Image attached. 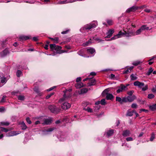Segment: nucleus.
<instances>
[{
	"label": "nucleus",
	"instance_id": "nucleus-40",
	"mask_svg": "<svg viewBox=\"0 0 156 156\" xmlns=\"http://www.w3.org/2000/svg\"><path fill=\"white\" fill-rule=\"evenodd\" d=\"M107 22L108 24L109 25H112L113 23L112 21V20H107Z\"/></svg>",
	"mask_w": 156,
	"mask_h": 156
},
{
	"label": "nucleus",
	"instance_id": "nucleus-32",
	"mask_svg": "<svg viewBox=\"0 0 156 156\" xmlns=\"http://www.w3.org/2000/svg\"><path fill=\"white\" fill-rule=\"evenodd\" d=\"M0 124L2 125L8 126L10 124V123L8 122H2Z\"/></svg>",
	"mask_w": 156,
	"mask_h": 156
},
{
	"label": "nucleus",
	"instance_id": "nucleus-6",
	"mask_svg": "<svg viewBox=\"0 0 156 156\" xmlns=\"http://www.w3.org/2000/svg\"><path fill=\"white\" fill-rule=\"evenodd\" d=\"M71 106V104L66 102H63L61 105L62 109L65 110L70 108Z\"/></svg>",
	"mask_w": 156,
	"mask_h": 156
},
{
	"label": "nucleus",
	"instance_id": "nucleus-38",
	"mask_svg": "<svg viewBox=\"0 0 156 156\" xmlns=\"http://www.w3.org/2000/svg\"><path fill=\"white\" fill-rule=\"evenodd\" d=\"M140 28L139 29L137 30L135 33V35H138L140 34L142 32Z\"/></svg>",
	"mask_w": 156,
	"mask_h": 156
},
{
	"label": "nucleus",
	"instance_id": "nucleus-60",
	"mask_svg": "<svg viewBox=\"0 0 156 156\" xmlns=\"http://www.w3.org/2000/svg\"><path fill=\"white\" fill-rule=\"evenodd\" d=\"M95 41H97L98 42H100L102 41V40L99 38H97L95 39Z\"/></svg>",
	"mask_w": 156,
	"mask_h": 156
},
{
	"label": "nucleus",
	"instance_id": "nucleus-16",
	"mask_svg": "<svg viewBox=\"0 0 156 156\" xmlns=\"http://www.w3.org/2000/svg\"><path fill=\"white\" fill-rule=\"evenodd\" d=\"M96 83L95 80L94 79H90L89 82L87 83L88 86H90L94 85Z\"/></svg>",
	"mask_w": 156,
	"mask_h": 156
},
{
	"label": "nucleus",
	"instance_id": "nucleus-7",
	"mask_svg": "<svg viewBox=\"0 0 156 156\" xmlns=\"http://www.w3.org/2000/svg\"><path fill=\"white\" fill-rule=\"evenodd\" d=\"M126 33V31H125V32H122L120 31L119 32V33L117 35L114 36L113 37H112L111 39L108 40L111 41L119 38L121 37V35H125V36Z\"/></svg>",
	"mask_w": 156,
	"mask_h": 156
},
{
	"label": "nucleus",
	"instance_id": "nucleus-27",
	"mask_svg": "<svg viewBox=\"0 0 156 156\" xmlns=\"http://www.w3.org/2000/svg\"><path fill=\"white\" fill-rule=\"evenodd\" d=\"M87 51L88 53L91 54H93L95 52V50L92 48H88L87 49Z\"/></svg>",
	"mask_w": 156,
	"mask_h": 156
},
{
	"label": "nucleus",
	"instance_id": "nucleus-2",
	"mask_svg": "<svg viewBox=\"0 0 156 156\" xmlns=\"http://www.w3.org/2000/svg\"><path fill=\"white\" fill-rule=\"evenodd\" d=\"M71 96V94L69 92H64L63 97L59 100V103H62L68 100Z\"/></svg>",
	"mask_w": 156,
	"mask_h": 156
},
{
	"label": "nucleus",
	"instance_id": "nucleus-47",
	"mask_svg": "<svg viewBox=\"0 0 156 156\" xmlns=\"http://www.w3.org/2000/svg\"><path fill=\"white\" fill-rule=\"evenodd\" d=\"M126 140L127 141H133V139L131 137H128L126 138Z\"/></svg>",
	"mask_w": 156,
	"mask_h": 156
},
{
	"label": "nucleus",
	"instance_id": "nucleus-63",
	"mask_svg": "<svg viewBox=\"0 0 156 156\" xmlns=\"http://www.w3.org/2000/svg\"><path fill=\"white\" fill-rule=\"evenodd\" d=\"M19 92L18 91H13L11 92L12 94V95H14L16 94L17 93Z\"/></svg>",
	"mask_w": 156,
	"mask_h": 156
},
{
	"label": "nucleus",
	"instance_id": "nucleus-19",
	"mask_svg": "<svg viewBox=\"0 0 156 156\" xmlns=\"http://www.w3.org/2000/svg\"><path fill=\"white\" fill-rule=\"evenodd\" d=\"M140 28L142 31L145 30H150L152 29V28H151L150 29H149V27H147V25H143L140 27Z\"/></svg>",
	"mask_w": 156,
	"mask_h": 156
},
{
	"label": "nucleus",
	"instance_id": "nucleus-55",
	"mask_svg": "<svg viewBox=\"0 0 156 156\" xmlns=\"http://www.w3.org/2000/svg\"><path fill=\"white\" fill-rule=\"evenodd\" d=\"M67 51L66 50H60L59 51V52H57V53L61 54L63 53L67 52Z\"/></svg>",
	"mask_w": 156,
	"mask_h": 156
},
{
	"label": "nucleus",
	"instance_id": "nucleus-26",
	"mask_svg": "<svg viewBox=\"0 0 156 156\" xmlns=\"http://www.w3.org/2000/svg\"><path fill=\"white\" fill-rule=\"evenodd\" d=\"M88 91V89L87 88H83L80 90V93L83 94L87 93Z\"/></svg>",
	"mask_w": 156,
	"mask_h": 156
},
{
	"label": "nucleus",
	"instance_id": "nucleus-24",
	"mask_svg": "<svg viewBox=\"0 0 156 156\" xmlns=\"http://www.w3.org/2000/svg\"><path fill=\"white\" fill-rule=\"evenodd\" d=\"M128 101L131 102L133 101L135 98L136 97L135 96H128L127 97Z\"/></svg>",
	"mask_w": 156,
	"mask_h": 156
},
{
	"label": "nucleus",
	"instance_id": "nucleus-58",
	"mask_svg": "<svg viewBox=\"0 0 156 156\" xmlns=\"http://www.w3.org/2000/svg\"><path fill=\"white\" fill-rule=\"evenodd\" d=\"M6 97V96H3L1 101V102H5L4 99Z\"/></svg>",
	"mask_w": 156,
	"mask_h": 156
},
{
	"label": "nucleus",
	"instance_id": "nucleus-34",
	"mask_svg": "<svg viewBox=\"0 0 156 156\" xmlns=\"http://www.w3.org/2000/svg\"><path fill=\"white\" fill-rule=\"evenodd\" d=\"M133 112L132 111H130L129 110H128L127 112L126 115L127 116H132L133 115Z\"/></svg>",
	"mask_w": 156,
	"mask_h": 156
},
{
	"label": "nucleus",
	"instance_id": "nucleus-28",
	"mask_svg": "<svg viewBox=\"0 0 156 156\" xmlns=\"http://www.w3.org/2000/svg\"><path fill=\"white\" fill-rule=\"evenodd\" d=\"M21 124L22 129H26L27 128V126L23 122H22Z\"/></svg>",
	"mask_w": 156,
	"mask_h": 156
},
{
	"label": "nucleus",
	"instance_id": "nucleus-41",
	"mask_svg": "<svg viewBox=\"0 0 156 156\" xmlns=\"http://www.w3.org/2000/svg\"><path fill=\"white\" fill-rule=\"evenodd\" d=\"M1 130L2 132H7L9 131V129H8L5 128L3 127H1Z\"/></svg>",
	"mask_w": 156,
	"mask_h": 156
},
{
	"label": "nucleus",
	"instance_id": "nucleus-18",
	"mask_svg": "<svg viewBox=\"0 0 156 156\" xmlns=\"http://www.w3.org/2000/svg\"><path fill=\"white\" fill-rule=\"evenodd\" d=\"M9 53V51L8 49H6L3 50L0 53L2 57H4L7 55Z\"/></svg>",
	"mask_w": 156,
	"mask_h": 156
},
{
	"label": "nucleus",
	"instance_id": "nucleus-44",
	"mask_svg": "<svg viewBox=\"0 0 156 156\" xmlns=\"http://www.w3.org/2000/svg\"><path fill=\"white\" fill-rule=\"evenodd\" d=\"M78 53L79 55H80V56H83V51L82 50H80V51H78Z\"/></svg>",
	"mask_w": 156,
	"mask_h": 156
},
{
	"label": "nucleus",
	"instance_id": "nucleus-9",
	"mask_svg": "<svg viewBox=\"0 0 156 156\" xmlns=\"http://www.w3.org/2000/svg\"><path fill=\"white\" fill-rule=\"evenodd\" d=\"M49 109L51 112L54 113H57L59 112V110L57 109L56 107L54 105L49 106Z\"/></svg>",
	"mask_w": 156,
	"mask_h": 156
},
{
	"label": "nucleus",
	"instance_id": "nucleus-30",
	"mask_svg": "<svg viewBox=\"0 0 156 156\" xmlns=\"http://www.w3.org/2000/svg\"><path fill=\"white\" fill-rule=\"evenodd\" d=\"M153 69L151 67L148 70V71L147 73V75L149 76L153 72Z\"/></svg>",
	"mask_w": 156,
	"mask_h": 156
},
{
	"label": "nucleus",
	"instance_id": "nucleus-61",
	"mask_svg": "<svg viewBox=\"0 0 156 156\" xmlns=\"http://www.w3.org/2000/svg\"><path fill=\"white\" fill-rule=\"evenodd\" d=\"M81 78L80 77H77L76 79V82H78L79 81H81Z\"/></svg>",
	"mask_w": 156,
	"mask_h": 156
},
{
	"label": "nucleus",
	"instance_id": "nucleus-4",
	"mask_svg": "<svg viewBox=\"0 0 156 156\" xmlns=\"http://www.w3.org/2000/svg\"><path fill=\"white\" fill-rule=\"evenodd\" d=\"M50 46L51 50L52 51H56V53H57V52H59V51L61 48V47L56 45L55 44H50Z\"/></svg>",
	"mask_w": 156,
	"mask_h": 156
},
{
	"label": "nucleus",
	"instance_id": "nucleus-21",
	"mask_svg": "<svg viewBox=\"0 0 156 156\" xmlns=\"http://www.w3.org/2000/svg\"><path fill=\"white\" fill-rule=\"evenodd\" d=\"M84 86V85L82 82L77 83L75 85V86L76 88H80Z\"/></svg>",
	"mask_w": 156,
	"mask_h": 156
},
{
	"label": "nucleus",
	"instance_id": "nucleus-13",
	"mask_svg": "<svg viewBox=\"0 0 156 156\" xmlns=\"http://www.w3.org/2000/svg\"><path fill=\"white\" fill-rule=\"evenodd\" d=\"M114 32V29H111L109 30L106 33L107 36L105 37L108 38L111 37Z\"/></svg>",
	"mask_w": 156,
	"mask_h": 156
},
{
	"label": "nucleus",
	"instance_id": "nucleus-56",
	"mask_svg": "<svg viewBox=\"0 0 156 156\" xmlns=\"http://www.w3.org/2000/svg\"><path fill=\"white\" fill-rule=\"evenodd\" d=\"M69 31V29L67 30L66 31H64L61 32V34H65L67 33Z\"/></svg>",
	"mask_w": 156,
	"mask_h": 156
},
{
	"label": "nucleus",
	"instance_id": "nucleus-8",
	"mask_svg": "<svg viewBox=\"0 0 156 156\" xmlns=\"http://www.w3.org/2000/svg\"><path fill=\"white\" fill-rule=\"evenodd\" d=\"M55 128H51L47 130H43L42 132L41 135L42 136L46 135L49 134V132H51L55 129Z\"/></svg>",
	"mask_w": 156,
	"mask_h": 156
},
{
	"label": "nucleus",
	"instance_id": "nucleus-33",
	"mask_svg": "<svg viewBox=\"0 0 156 156\" xmlns=\"http://www.w3.org/2000/svg\"><path fill=\"white\" fill-rule=\"evenodd\" d=\"M116 101H118L120 102V103H122V99L121 98L117 96L116 97Z\"/></svg>",
	"mask_w": 156,
	"mask_h": 156
},
{
	"label": "nucleus",
	"instance_id": "nucleus-15",
	"mask_svg": "<svg viewBox=\"0 0 156 156\" xmlns=\"http://www.w3.org/2000/svg\"><path fill=\"white\" fill-rule=\"evenodd\" d=\"M130 134V132L129 130H125L122 132V135L124 137L129 136Z\"/></svg>",
	"mask_w": 156,
	"mask_h": 156
},
{
	"label": "nucleus",
	"instance_id": "nucleus-23",
	"mask_svg": "<svg viewBox=\"0 0 156 156\" xmlns=\"http://www.w3.org/2000/svg\"><path fill=\"white\" fill-rule=\"evenodd\" d=\"M1 76L0 75V78L1 79V83L4 84L6 83V80L5 77L3 78V75L2 73L1 74Z\"/></svg>",
	"mask_w": 156,
	"mask_h": 156
},
{
	"label": "nucleus",
	"instance_id": "nucleus-35",
	"mask_svg": "<svg viewBox=\"0 0 156 156\" xmlns=\"http://www.w3.org/2000/svg\"><path fill=\"white\" fill-rule=\"evenodd\" d=\"M18 99L20 101H23L24 100V96L23 95H19L18 96Z\"/></svg>",
	"mask_w": 156,
	"mask_h": 156
},
{
	"label": "nucleus",
	"instance_id": "nucleus-14",
	"mask_svg": "<svg viewBox=\"0 0 156 156\" xmlns=\"http://www.w3.org/2000/svg\"><path fill=\"white\" fill-rule=\"evenodd\" d=\"M20 133V132L13 131L9 132L7 134V136H13L16 135Z\"/></svg>",
	"mask_w": 156,
	"mask_h": 156
},
{
	"label": "nucleus",
	"instance_id": "nucleus-1",
	"mask_svg": "<svg viewBox=\"0 0 156 156\" xmlns=\"http://www.w3.org/2000/svg\"><path fill=\"white\" fill-rule=\"evenodd\" d=\"M98 25L97 23L96 22L94 23H91L90 24H87L84 26V27L81 28L80 29V31L83 32V30H90L93 28H95Z\"/></svg>",
	"mask_w": 156,
	"mask_h": 156
},
{
	"label": "nucleus",
	"instance_id": "nucleus-51",
	"mask_svg": "<svg viewBox=\"0 0 156 156\" xmlns=\"http://www.w3.org/2000/svg\"><path fill=\"white\" fill-rule=\"evenodd\" d=\"M54 94V93H51L48 94L46 97V99H48L50 98L52 95H53Z\"/></svg>",
	"mask_w": 156,
	"mask_h": 156
},
{
	"label": "nucleus",
	"instance_id": "nucleus-42",
	"mask_svg": "<svg viewBox=\"0 0 156 156\" xmlns=\"http://www.w3.org/2000/svg\"><path fill=\"white\" fill-rule=\"evenodd\" d=\"M128 101L127 97H124L122 98V102H127Z\"/></svg>",
	"mask_w": 156,
	"mask_h": 156
},
{
	"label": "nucleus",
	"instance_id": "nucleus-50",
	"mask_svg": "<svg viewBox=\"0 0 156 156\" xmlns=\"http://www.w3.org/2000/svg\"><path fill=\"white\" fill-rule=\"evenodd\" d=\"M100 103L102 105H105V104L106 102L105 101V99H102L100 101Z\"/></svg>",
	"mask_w": 156,
	"mask_h": 156
},
{
	"label": "nucleus",
	"instance_id": "nucleus-31",
	"mask_svg": "<svg viewBox=\"0 0 156 156\" xmlns=\"http://www.w3.org/2000/svg\"><path fill=\"white\" fill-rule=\"evenodd\" d=\"M149 108L152 111H154L156 110V105H154L149 107Z\"/></svg>",
	"mask_w": 156,
	"mask_h": 156
},
{
	"label": "nucleus",
	"instance_id": "nucleus-45",
	"mask_svg": "<svg viewBox=\"0 0 156 156\" xmlns=\"http://www.w3.org/2000/svg\"><path fill=\"white\" fill-rule=\"evenodd\" d=\"M154 97V95L152 94H149L148 96V98L150 99L153 98Z\"/></svg>",
	"mask_w": 156,
	"mask_h": 156
},
{
	"label": "nucleus",
	"instance_id": "nucleus-52",
	"mask_svg": "<svg viewBox=\"0 0 156 156\" xmlns=\"http://www.w3.org/2000/svg\"><path fill=\"white\" fill-rule=\"evenodd\" d=\"M26 120L28 124H30L31 123V120H30L29 118L27 117L26 119Z\"/></svg>",
	"mask_w": 156,
	"mask_h": 156
},
{
	"label": "nucleus",
	"instance_id": "nucleus-36",
	"mask_svg": "<svg viewBox=\"0 0 156 156\" xmlns=\"http://www.w3.org/2000/svg\"><path fill=\"white\" fill-rule=\"evenodd\" d=\"M92 42H91V40L90 39L88 41H87L86 43H84L83 44L84 46H87L89 45Z\"/></svg>",
	"mask_w": 156,
	"mask_h": 156
},
{
	"label": "nucleus",
	"instance_id": "nucleus-39",
	"mask_svg": "<svg viewBox=\"0 0 156 156\" xmlns=\"http://www.w3.org/2000/svg\"><path fill=\"white\" fill-rule=\"evenodd\" d=\"M22 74V72L21 71H20V70H18L17 71V72H16V75L17 77H20L21 76Z\"/></svg>",
	"mask_w": 156,
	"mask_h": 156
},
{
	"label": "nucleus",
	"instance_id": "nucleus-17",
	"mask_svg": "<svg viewBox=\"0 0 156 156\" xmlns=\"http://www.w3.org/2000/svg\"><path fill=\"white\" fill-rule=\"evenodd\" d=\"M135 35V33L133 31H131L128 33H127L126 32V33H125V36L126 37L133 36Z\"/></svg>",
	"mask_w": 156,
	"mask_h": 156
},
{
	"label": "nucleus",
	"instance_id": "nucleus-59",
	"mask_svg": "<svg viewBox=\"0 0 156 156\" xmlns=\"http://www.w3.org/2000/svg\"><path fill=\"white\" fill-rule=\"evenodd\" d=\"M129 69H128L125 70H124L123 72V73L124 74H127L129 72Z\"/></svg>",
	"mask_w": 156,
	"mask_h": 156
},
{
	"label": "nucleus",
	"instance_id": "nucleus-22",
	"mask_svg": "<svg viewBox=\"0 0 156 156\" xmlns=\"http://www.w3.org/2000/svg\"><path fill=\"white\" fill-rule=\"evenodd\" d=\"M31 38L30 37L22 35L20 37V39L23 40H26Z\"/></svg>",
	"mask_w": 156,
	"mask_h": 156
},
{
	"label": "nucleus",
	"instance_id": "nucleus-5",
	"mask_svg": "<svg viewBox=\"0 0 156 156\" xmlns=\"http://www.w3.org/2000/svg\"><path fill=\"white\" fill-rule=\"evenodd\" d=\"M129 85V84H127L126 86H125L123 84H121L120 86L118 87V89L116 91L117 93H119L120 92H122L125 90L127 88V87Z\"/></svg>",
	"mask_w": 156,
	"mask_h": 156
},
{
	"label": "nucleus",
	"instance_id": "nucleus-20",
	"mask_svg": "<svg viewBox=\"0 0 156 156\" xmlns=\"http://www.w3.org/2000/svg\"><path fill=\"white\" fill-rule=\"evenodd\" d=\"M114 133L113 129H110L107 131L106 133V136L107 137H109L112 135Z\"/></svg>",
	"mask_w": 156,
	"mask_h": 156
},
{
	"label": "nucleus",
	"instance_id": "nucleus-46",
	"mask_svg": "<svg viewBox=\"0 0 156 156\" xmlns=\"http://www.w3.org/2000/svg\"><path fill=\"white\" fill-rule=\"evenodd\" d=\"M155 138V135L153 133H152L151 136L150 137V140L151 141H152Z\"/></svg>",
	"mask_w": 156,
	"mask_h": 156
},
{
	"label": "nucleus",
	"instance_id": "nucleus-37",
	"mask_svg": "<svg viewBox=\"0 0 156 156\" xmlns=\"http://www.w3.org/2000/svg\"><path fill=\"white\" fill-rule=\"evenodd\" d=\"M50 39H51L52 40L54 41L55 43H57L58 42V37H55L54 38H49Z\"/></svg>",
	"mask_w": 156,
	"mask_h": 156
},
{
	"label": "nucleus",
	"instance_id": "nucleus-29",
	"mask_svg": "<svg viewBox=\"0 0 156 156\" xmlns=\"http://www.w3.org/2000/svg\"><path fill=\"white\" fill-rule=\"evenodd\" d=\"M142 62V61L138 60L133 62L132 64L134 66H136Z\"/></svg>",
	"mask_w": 156,
	"mask_h": 156
},
{
	"label": "nucleus",
	"instance_id": "nucleus-11",
	"mask_svg": "<svg viewBox=\"0 0 156 156\" xmlns=\"http://www.w3.org/2000/svg\"><path fill=\"white\" fill-rule=\"evenodd\" d=\"M52 121L51 118L46 119H44V122L42 124L43 125H49L51 123Z\"/></svg>",
	"mask_w": 156,
	"mask_h": 156
},
{
	"label": "nucleus",
	"instance_id": "nucleus-54",
	"mask_svg": "<svg viewBox=\"0 0 156 156\" xmlns=\"http://www.w3.org/2000/svg\"><path fill=\"white\" fill-rule=\"evenodd\" d=\"M5 109L4 107H0V112H2L5 111Z\"/></svg>",
	"mask_w": 156,
	"mask_h": 156
},
{
	"label": "nucleus",
	"instance_id": "nucleus-57",
	"mask_svg": "<svg viewBox=\"0 0 156 156\" xmlns=\"http://www.w3.org/2000/svg\"><path fill=\"white\" fill-rule=\"evenodd\" d=\"M68 3V2H67V0L64 1H61L59 2V4H64L66 3Z\"/></svg>",
	"mask_w": 156,
	"mask_h": 156
},
{
	"label": "nucleus",
	"instance_id": "nucleus-64",
	"mask_svg": "<svg viewBox=\"0 0 156 156\" xmlns=\"http://www.w3.org/2000/svg\"><path fill=\"white\" fill-rule=\"evenodd\" d=\"M38 37H34L33 38V40L34 41H37L38 40Z\"/></svg>",
	"mask_w": 156,
	"mask_h": 156
},
{
	"label": "nucleus",
	"instance_id": "nucleus-10",
	"mask_svg": "<svg viewBox=\"0 0 156 156\" xmlns=\"http://www.w3.org/2000/svg\"><path fill=\"white\" fill-rule=\"evenodd\" d=\"M133 85L134 86L138 87L141 88L143 86H144V84L143 83L140 82L139 81H137L133 83Z\"/></svg>",
	"mask_w": 156,
	"mask_h": 156
},
{
	"label": "nucleus",
	"instance_id": "nucleus-3",
	"mask_svg": "<svg viewBox=\"0 0 156 156\" xmlns=\"http://www.w3.org/2000/svg\"><path fill=\"white\" fill-rule=\"evenodd\" d=\"M108 89H105L103 92L102 94L103 96H105V94H106V99L107 100H112L114 98V96L112 94L108 93Z\"/></svg>",
	"mask_w": 156,
	"mask_h": 156
},
{
	"label": "nucleus",
	"instance_id": "nucleus-62",
	"mask_svg": "<svg viewBox=\"0 0 156 156\" xmlns=\"http://www.w3.org/2000/svg\"><path fill=\"white\" fill-rule=\"evenodd\" d=\"M55 87H56L55 86H54L52 87H51L49 89H48V90H47V91H50L52 90H53Z\"/></svg>",
	"mask_w": 156,
	"mask_h": 156
},
{
	"label": "nucleus",
	"instance_id": "nucleus-48",
	"mask_svg": "<svg viewBox=\"0 0 156 156\" xmlns=\"http://www.w3.org/2000/svg\"><path fill=\"white\" fill-rule=\"evenodd\" d=\"M137 107V105L136 103H133L131 105V107L133 108H136Z\"/></svg>",
	"mask_w": 156,
	"mask_h": 156
},
{
	"label": "nucleus",
	"instance_id": "nucleus-53",
	"mask_svg": "<svg viewBox=\"0 0 156 156\" xmlns=\"http://www.w3.org/2000/svg\"><path fill=\"white\" fill-rule=\"evenodd\" d=\"M134 92L133 90L127 92V94L129 96H131Z\"/></svg>",
	"mask_w": 156,
	"mask_h": 156
},
{
	"label": "nucleus",
	"instance_id": "nucleus-43",
	"mask_svg": "<svg viewBox=\"0 0 156 156\" xmlns=\"http://www.w3.org/2000/svg\"><path fill=\"white\" fill-rule=\"evenodd\" d=\"M142 90L143 91H145L147 90L148 88V86L147 85H146L143 87L141 88Z\"/></svg>",
	"mask_w": 156,
	"mask_h": 156
},
{
	"label": "nucleus",
	"instance_id": "nucleus-12",
	"mask_svg": "<svg viewBox=\"0 0 156 156\" xmlns=\"http://www.w3.org/2000/svg\"><path fill=\"white\" fill-rule=\"evenodd\" d=\"M141 7H138L136 6H133L131 8L128 9L126 12H134L139 8H140Z\"/></svg>",
	"mask_w": 156,
	"mask_h": 156
},
{
	"label": "nucleus",
	"instance_id": "nucleus-49",
	"mask_svg": "<svg viewBox=\"0 0 156 156\" xmlns=\"http://www.w3.org/2000/svg\"><path fill=\"white\" fill-rule=\"evenodd\" d=\"M86 110L88 112H93V111H92V109H91V108H90L88 107H87V109H86Z\"/></svg>",
	"mask_w": 156,
	"mask_h": 156
},
{
	"label": "nucleus",
	"instance_id": "nucleus-25",
	"mask_svg": "<svg viewBox=\"0 0 156 156\" xmlns=\"http://www.w3.org/2000/svg\"><path fill=\"white\" fill-rule=\"evenodd\" d=\"M131 80H136L137 79V77L136 75L134 74H132L130 76Z\"/></svg>",
	"mask_w": 156,
	"mask_h": 156
}]
</instances>
